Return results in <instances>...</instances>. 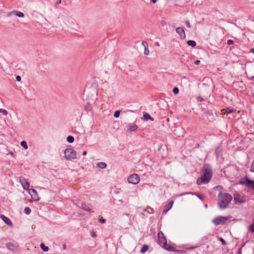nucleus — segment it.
<instances>
[{
    "mask_svg": "<svg viewBox=\"0 0 254 254\" xmlns=\"http://www.w3.org/2000/svg\"><path fill=\"white\" fill-rule=\"evenodd\" d=\"M232 199V196L228 193L220 192L218 196V205L220 209L227 208Z\"/></svg>",
    "mask_w": 254,
    "mask_h": 254,
    "instance_id": "obj_1",
    "label": "nucleus"
},
{
    "mask_svg": "<svg viewBox=\"0 0 254 254\" xmlns=\"http://www.w3.org/2000/svg\"><path fill=\"white\" fill-rule=\"evenodd\" d=\"M221 172L224 173L225 175H237V174L241 175V174L239 172L238 167L234 165H229L225 166L221 169Z\"/></svg>",
    "mask_w": 254,
    "mask_h": 254,
    "instance_id": "obj_2",
    "label": "nucleus"
},
{
    "mask_svg": "<svg viewBox=\"0 0 254 254\" xmlns=\"http://www.w3.org/2000/svg\"><path fill=\"white\" fill-rule=\"evenodd\" d=\"M200 175H213V171L211 165L209 163H203L200 169Z\"/></svg>",
    "mask_w": 254,
    "mask_h": 254,
    "instance_id": "obj_3",
    "label": "nucleus"
},
{
    "mask_svg": "<svg viewBox=\"0 0 254 254\" xmlns=\"http://www.w3.org/2000/svg\"><path fill=\"white\" fill-rule=\"evenodd\" d=\"M64 157L67 160L74 159L76 158V152L72 148H67L64 151Z\"/></svg>",
    "mask_w": 254,
    "mask_h": 254,
    "instance_id": "obj_4",
    "label": "nucleus"
},
{
    "mask_svg": "<svg viewBox=\"0 0 254 254\" xmlns=\"http://www.w3.org/2000/svg\"><path fill=\"white\" fill-rule=\"evenodd\" d=\"M202 116L207 118L209 122H212L215 120L212 110L206 109L205 107H202Z\"/></svg>",
    "mask_w": 254,
    "mask_h": 254,
    "instance_id": "obj_5",
    "label": "nucleus"
},
{
    "mask_svg": "<svg viewBox=\"0 0 254 254\" xmlns=\"http://www.w3.org/2000/svg\"><path fill=\"white\" fill-rule=\"evenodd\" d=\"M229 219V217H225V216H217V217H215L213 220V223L215 225L223 224Z\"/></svg>",
    "mask_w": 254,
    "mask_h": 254,
    "instance_id": "obj_6",
    "label": "nucleus"
},
{
    "mask_svg": "<svg viewBox=\"0 0 254 254\" xmlns=\"http://www.w3.org/2000/svg\"><path fill=\"white\" fill-rule=\"evenodd\" d=\"M212 176H201L198 178L196 181V183L198 185L208 183L211 180Z\"/></svg>",
    "mask_w": 254,
    "mask_h": 254,
    "instance_id": "obj_7",
    "label": "nucleus"
},
{
    "mask_svg": "<svg viewBox=\"0 0 254 254\" xmlns=\"http://www.w3.org/2000/svg\"><path fill=\"white\" fill-rule=\"evenodd\" d=\"M127 181L130 184L136 185L139 183L140 178L139 176H129L127 178Z\"/></svg>",
    "mask_w": 254,
    "mask_h": 254,
    "instance_id": "obj_8",
    "label": "nucleus"
},
{
    "mask_svg": "<svg viewBox=\"0 0 254 254\" xmlns=\"http://www.w3.org/2000/svg\"><path fill=\"white\" fill-rule=\"evenodd\" d=\"M185 28L183 27H179L176 28V32L180 36V39L184 40L186 39V36L185 31Z\"/></svg>",
    "mask_w": 254,
    "mask_h": 254,
    "instance_id": "obj_9",
    "label": "nucleus"
},
{
    "mask_svg": "<svg viewBox=\"0 0 254 254\" xmlns=\"http://www.w3.org/2000/svg\"><path fill=\"white\" fill-rule=\"evenodd\" d=\"M240 184L246 185L249 188H252L254 189V181L249 180L247 177L244 180L240 182Z\"/></svg>",
    "mask_w": 254,
    "mask_h": 254,
    "instance_id": "obj_10",
    "label": "nucleus"
},
{
    "mask_svg": "<svg viewBox=\"0 0 254 254\" xmlns=\"http://www.w3.org/2000/svg\"><path fill=\"white\" fill-rule=\"evenodd\" d=\"M28 193H29V194L31 195V198L34 200V201H38L40 199L38 195V194H37V192L36 191V190L33 189H29L28 190Z\"/></svg>",
    "mask_w": 254,
    "mask_h": 254,
    "instance_id": "obj_11",
    "label": "nucleus"
},
{
    "mask_svg": "<svg viewBox=\"0 0 254 254\" xmlns=\"http://www.w3.org/2000/svg\"><path fill=\"white\" fill-rule=\"evenodd\" d=\"M12 15H14L18 17H24V14L21 11L13 10L11 12H8L6 14L7 17H11Z\"/></svg>",
    "mask_w": 254,
    "mask_h": 254,
    "instance_id": "obj_12",
    "label": "nucleus"
},
{
    "mask_svg": "<svg viewBox=\"0 0 254 254\" xmlns=\"http://www.w3.org/2000/svg\"><path fill=\"white\" fill-rule=\"evenodd\" d=\"M19 181L24 190H28V188H29V184L28 181L24 178L21 177L19 179Z\"/></svg>",
    "mask_w": 254,
    "mask_h": 254,
    "instance_id": "obj_13",
    "label": "nucleus"
},
{
    "mask_svg": "<svg viewBox=\"0 0 254 254\" xmlns=\"http://www.w3.org/2000/svg\"><path fill=\"white\" fill-rule=\"evenodd\" d=\"M234 199L235 203H241L245 201L244 198L238 193L234 194Z\"/></svg>",
    "mask_w": 254,
    "mask_h": 254,
    "instance_id": "obj_14",
    "label": "nucleus"
},
{
    "mask_svg": "<svg viewBox=\"0 0 254 254\" xmlns=\"http://www.w3.org/2000/svg\"><path fill=\"white\" fill-rule=\"evenodd\" d=\"M158 239L159 243L161 244H162L163 245L167 242V240L166 239V238L163 234V233L162 231L159 232L158 234Z\"/></svg>",
    "mask_w": 254,
    "mask_h": 254,
    "instance_id": "obj_15",
    "label": "nucleus"
},
{
    "mask_svg": "<svg viewBox=\"0 0 254 254\" xmlns=\"http://www.w3.org/2000/svg\"><path fill=\"white\" fill-rule=\"evenodd\" d=\"M253 84L252 83H251L250 84L248 85L247 87V91H248V94L252 97L254 96V89L253 88Z\"/></svg>",
    "mask_w": 254,
    "mask_h": 254,
    "instance_id": "obj_16",
    "label": "nucleus"
},
{
    "mask_svg": "<svg viewBox=\"0 0 254 254\" xmlns=\"http://www.w3.org/2000/svg\"><path fill=\"white\" fill-rule=\"evenodd\" d=\"M143 120L144 121H147L148 120H150L151 121H154V119L152 117L150 114L147 112H144L143 113Z\"/></svg>",
    "mask_w": 254,
    "mask_h": 254,
    "instance_id": "obj_17",
    "label": "nucleus"
},
{
    "mask_svg": "<svg viewBox=\"0 0 254 254\" xmlns=\"http://www.w3.org/2000/svg\"><path fill=\"white\" fill-rule=\"evenodd\" d=\"M215 154L217 159L222 156V148L221 146H218L215 149Z\"/></svg>",
    "mask_w": 254,
    "mask_h": 254,
    "instance_id": "obj_18",
    "label": "nucleus"
},
{
    "mask_svg": "<svg viewBox=\"0 0 254 254\" xmlns=\"http://www.w3.org/2000/svg\"><path fill=\"white\" fill-rule=\"evenodd\" d=\"M0 218L4 222L5 224H6L9 226H12V223L11 221V220L6 216L1 215Z\"/></svg>",
    "mask_w": 254,
    "mask_h": 254,
    "instance_id": "obj_19",
    "label": "nucleus"
},
{
    "mask_svg": "<svg viewBox=\"0 0 254 254\" xmlns=\"http://www.w3.org/2000/svg\"><path fill=\"white\" fill-rule=\"evenodd\" d=\"M142 45L144 46V55L147 56L149 54V50L148 49V45L146 42L143 41L142 42Z\"/></svg>",
    "mask_w": 254,
    "mask_h": 254,
    "instance_id": "obj_20",
    "label": "nucleus"
},
{
    "mask_svg": "<svg viewBox=\"0 0 254 254\" xmlns=\"http://www.w3.org/2000/svg\"><path fill=\"white\" fill-rule=\"evenodd\" d=\"M163 248L168 251L174 252L175 251V248L168 245L167 242L163 244Z\"/></svg>",
    "mask_w": 254,
    "mask_h": 254,
    "instance_id": "obj_21",
    "label": "nucleus"
},
{
    "mask_svg": "<svg viewBox=\"0 0 254 254\" xmlns=\"http://www.w3.org/2000/svg\"><path fill=\"white\" fill-rule=\"evenodd\" d=\"M7 248L11 251H14L17 248V245L13 243H8L6 244Z\"/></svg>",
    "mask_w": 254,
    "mask_h": 254,
    "instance_id": "obj_22",
    "label": "nucleus"
},
{
    "mask_svg": "<svg viewBox=\"0 0 254 254\" xmlns=\"http://www.w3.org/2000/svg\"><path fill=\"white\" fill-rule=\"evenodd\" d=\"M78 206L82 208L83 210L89 211L90 210V208L89 205L86 204L85 203H81V205H78Z\"/></svg>",
    "mask_w": 254,
    "mask_h": 254,
    "instance_id": "obj_23",
    "label": "nucleus"
},
{
    "mask_svg": "<svg viewBox=\"0 0 254 254\" xmlns=\"http://www.w3.org/2000/svg\"><path fill=\"white\" fill-rule=\"evenodd\" d=\"M224 110L225 111V114L227 115L232 114L236 111L235 109L230 107H227L224 109Z\"/></svg>",
    "mask_w": 254,
    "mask_h": 254,
    "instance_id": "obj_24",
    "label": "nucleus"
},
{
    "mask_svg": "<svg viewBox=\"0 0 254 254\" xmlns=\"http://www.w3.org/2000/svg\"><path fill=\"white\" fill-rule=\"evenodd\" d=\"M187 44L188 46L194 48L196 45V43L194 40H189L187 41Z\"/></svg>",
    "mask_w": 254,
    "mask_h": 254,
    "instance_id": "obj_25",
    "label": "nucleus"
},
{
    "mask_svg": "<svg viewBox=\"0 0 254 254\" xmlns=\"http://www.w3.org/2000/svg\"><path fill=\"white\" fill-rule=\"evenodd\" d=\"M207 99V98H203L201 97V96H198L196 98V101L198 102V104L199 106L201 105L200 103H202L203 101H205Z\"/></svg>",
    "mask_w": 254,
    "mask_h": 254,
    "instance_id": "obj_26",
    "label": "nucleus"
},
{
    "mask_svg": "<svg viewBox=\"0 0 254 254\" xmlns=\"http://www.w3.org/2000/svg\"><path fill=\"white\" fill-rule=\"evenodd\" d=\"M107 164L105 162H101L97 164V167L100 169H104L107 167Z\"/></svg>",
    "mask_w": 254,
    "mask_h": 254,
    "instance_id": "obj_27",
    "label": "nucleus"
},
{
    "mask_svg": "<svg viewBox=\"0 0 254 254\" xmlns=\"http://www.w3.org/2000/svg\"><path fill=\"white\" fill-rule=\"evenodd\" d=\"M138 128V126L136 125H133L131 126H130L129 128H128L127 130L129 132H133L136 130V129Z\"/></svg>",
    "mask_w": 254,
    "mask_h": 254,
    "instance_id": "obj_28",
    "label": "nucleus"
},
{
    "mask_svg": "<svg viewBox=\"0 0 254 254\" xmlns=\"http://www.w3.org/2000/svg\"><path fill=\"white\" fill-rule=\"evenodd\" d=\"M66 141L70 143H73L74 141V138L73 136L68 135L66 137Z\"/></svg>",
    "mask_w": 254,
    "mask_h": 254,
    "instance_id": "obj_29",
    "label": "nucleus"
},
{
    "mask_svg": "<svg viewBox=\"0 0 254 254\" xmlns=\"http://www.w3.org/2000/svg\"><path fill=\"white\" fill-rule=\"evenodd\" d=\"M148 249V246L146 245H144L142 246L140 252L141 253H144L146 252Z\"/></svg>",
    "mask_w": 254,
    "mask_h": 254,
    "instance_id": "obj_30",
    "label": "nucleus"
},
{
    "mask_svg": "<svg viewBox=\"0 0 254 254\" xmlns=\"http://www.w3.org/2000/svg\"><path fill=\"white\" fill-rule=\"evenodd\" d=\"M40 248L44 252H48L49 250L48 247L45 246L43 244L40 245Z\"/></svg>",
    "mask_w": 254,
    "mask_h": 254,
    "instance_id": "obj_31",
    "label": "nucleus"
},
{
    "mask_svg": "<svg viewBox=\"0 0 254 254\" xmlns=\"http://www.w3.org/2000/svg\"><path fill=\"white\" fill-rule=\"evenodd\" d=\"M121 111L120 110H118L115 111L114 113V117L115 118H118L120 116V113Z\"/></svg>",
    "mask_w": 254,
    "mask_h": 254,
    "instance_id": "obj_32",
    "label": "nucleus"
},
{
    "mask_svg": "<svg viewBox=\"0 0 254 254\" xmlns=\"http://www.w3.org/2000/svg\"><path fill=\"white\" fill-rule=\"evenodd\" d=\"M164 147V145L162 144H159L157 148V151L158 153H162V150L164 151V149H162V148Z\"/></svg>",
    "mask_w": 254,
    "mask_h": 254,
    "instance_id": "obj_33",
    "label": "nucleus"
},
{
    "mask_svg": "<svg viewBox=\"0 0 254 254\" xmlns=\"http://www.w3.org/2000/svg\"><path fill=\"white\" fill-rule=\"evenodd\" d=\"M20 145L24 149H26L28 148V145H27V142L26 141H22L21 142H20Z\"/></svg>",
    "mask_w": 254,
    "mask_h": 254,
    "instance_id": "obj_34",
    "label": "nucleus"
},
{
    "mask_svg": "<svg viewBox=\"0 0 254 254\" xmlns=\"http://www.w3.org/2000/svg\"><path fill=\"white\" fill-rule=\"evenodd\" d=\"M179 92V89L178 87H174L173 89V93L175 94V95H177L178 94Z\"/></svg>",
    "mask_w": 254,
    "mask_h": 254,
    "instance_id": "obj_35",
    "label": "nucleus"
},
{
    "mask_svg": "<svg viewBox=\"0 0 254 254\" xmlns=\"http://www.w3.org/2000/svg\"><path fill=\"white\" fill-rule=\"evenodd\" d=\"M173 203H174V201L173 200L170 201L169 202V204L170 205V206L168 208H167V209L164 210L163 211V213H166L172 207Z\"/></svg>",
    "mask_w": 254,
    "mask_h": 254,
    "instance_id": "obj_36",
    "label": "nucleus"
},
{
    "mask_svg": "<svg viewBox=\"0 0 254 254\" xmlns=\"http://www.w3.org/2000/svg\"><path fill=\"white\" fill-rule=\"evenodd\" d=\"M31 209L29 207H26L24 208V212L26 214H29L31 213Z\"/></svg>",
    "mask_w": 254,
    "mask_h": 254,
    "instance_id": "obj_37",
    "label": "nucleus"
},
{
    "mask_svg": "<svg viewBox=\"0 0 254 254\" xmlns=\"http://www.w3.org/2000/svg\"><path fill=\"white\" fill-rule=\"evenodd\" d=\"M0 113H2L4 116H7L8 114V112H7V111H6L5 109H1L0 110Z\"/></svg>",
    "mask_w": 254,
    "mask_h": 254,
    "instance_id": "obj_38",
    "label": "nucleus"
},
{
    "mask_svg": "<svg viewBox=\"0 0 254 254\" xmlns=\"http://www.w3.org/2000/svg\"><path fill=\"white\" fill-rule=\"evenodd\" d=\"M250 171L251 172H254V161L252 162Z\"/></svg>",
    "mask_w": 254,
    "mask_h": 254,
    "instance_id": "obj_39",
    "label": "nucleus"
},
{
    "mask_svg": "<svg viewBox=\"0 0 254 254\" xmlns=\"http://www.w3.org/2000/svg\"><path fill=\"white\" fill-rule=\"evenodd\" d=\"M250 230L251 232L254 233V222H253L250 226Z\"/></svg>",
    "mask_w": 254,
    "mask_h": 254,
    "instance_id": "obj_40",
    "label": "nucleus"
},
{
    "mask_svg": "<svg viewBox=\"0 0 254 254\" xmlns=\"http://www.w3.org/2000/svg\"><path fill=\"white\" fill-rule=\"evenodd\" d=\"M234 43V41L231 39H229L227 41V44L228 45H231L233 44Z\"/></svg>",
    "mask_w": 254,
    "mask_h": 254,
    "instance_id": "obj_41",
    "label": "nucleus"
},
{
    "mask_svg": "<svg viewBox=\"0 0 254 254\" xmlns=\"http://www.w3.org/2000/svg\"><path fill=\"white\" fill-rule=\"evenodd\" d=\"M185 23H186V25L187 27H188L189 28H191V26L190 22L189 20H186L185 22Z\"/></svg>",
    "mask_w": 254,
    "mask_h": 254,
    "instance_id": "obj_42",
    "label": "nucleus"
},
{
    "mask_svg": "<svg viewBox=\"0 0 254 254\" xmlns=\"http://www.w3.org/2000/svg\"><path fill=\"white\" fill-rule=\"evenodd\" d=\"M219 241L222 243V244L224 246L226 245L225 241L222 238H220Z\"/></svg>",
    "mask_w": 254,
    "mask_h": 254,
    "instance_id": "obj_43",
    "label": "nucleus"
},
{
    "mask_svg": "<svg viewBox=\"0 0 254 254\" xmlns=\"http://www.w3.org/2000/svg\"><path fill=\"white\" fill-rule=\"evenodd\" d=\"M99 221L101 223H104L106 222V219L103 218V217H101L99 219Z\"/></svg>",
    "mask_w": 254,
    "mask_h": 254,
    "instance_id": "obj_44",
    "label": "nucleus"
},
{
    "mask_svg": "<svg viewBox=\"0 0 254 254\" xmlns=\"http://www.w3.org/2000/svg\"><path fill=\"white\" fill-rule=\"evenodd\" d=\"M21 80V77L19 75H17L16 76V80L18 82H20Z\"/></svg>",
    "mask_w": 254,
    "mask_h": 254,
    "instance_id": "obj_45",
    "label": "nucleus"
},
{
    "mask_svg": "<svg viewBox=\"0 0 254 254\" xmlns=\"http://www.w3.org/2000/svg\"><path fill=\"white\" fill-rule=\"evenodd\" d=\"M194 64L195 65H199L200 64V61L199 60H195L194 62Z\"/></svg>",
    "mask_w": 254,
    "mask_h": 254,
    "instance_id": "obj_46",
    "label": "nucleus"
},
{
    "mask_svg": "<svg viewBox=\"0 0 254 254\" xmlns=\"http://www.w3.org/2000/svg\"><path fill=\"white\" fill-rule=\"evenodd\" d=\"M7 154L11 155L13 157H15L14 153L12 151H9V152L7 153Z\"/></svg>",
    "mask_w": 254,
    "mask_h": 254,
    "instance_id": "obj_47",
    "label": "nucleus"
},
{
    "mask_svg": "<svg viewBox=\"0 0 254 254\" xmlns=\"http://www.w3.org/2000/svg\"><path fill=\"white\" fill-rule=\"evenodd\" d=\"M161 23L162 26H165L166 24V22L163 20L161 21Z\"/></svg>",
    "mask_w": 254,
    "mask_h": 254,
    "instance_id": "obj_48",
    "label": "nucleus"
},
{
    "mask_svg": "<svg viewBox=\"0 0 254 254\" xmlns=\"http://www.w3.org/2000/svg\"><path fill=\"white\" fill-rule=\"evenodd\" d=\"M199 147H200V144L199 143H196L194 148H198Z\"/></svg>",
    "mask_w": 254,
    "mask_h": 254,
    "instance_id": "obj_49",
    "label": "nucleus"
},
{
    "mask_svg": "<svg viewBox=\"0 0 254 254\" xmlns=\"http://www.w3.org/2000/svg\"><path fill=\"white\" fill-rule=\"evenodd\" d=\"M63 249L64 250H65L66 249V245L65 244H64L63 245Z\"/></svg>",
    "mask_w": 254,
    "mask_h": 254,
    "instance_id": "obj_50",
    "label": "nucleus"
},
{
    "mask_svg": "<svg viewBox=\"0 0 254 254\" xmlns=\"http://www.w3.org/2000/svg\"><path fill=\"white\" fill-rule=\"evenodd\" d=\"M150 1L153 3H155L157 1V0H150Z\"/></svg>",
    "mask_w": 254,
    "mask_h": 254,
    "instance_id": "obj_51",
    "label": "nucleus"
},
{
    "mask_svg": "<svg viewBox=\"0 0 254 254\" xmlns=\"http://www.w3.org/2000/svg\"><path fill=\"white\" fill-rule=\"evenodd\" d=\"M61 3V0H58L56 1V5L59 4Z\"/></svg>",
    "mask_w": 254,
    "mask_h": 254,
    "instance_id": "obj_52",
    "label": "nucleus"
},
{
    "mask_svg": "<svg viewBox=\"0 0 254 254\" xmlns=\"http://www.w3.org/2000/svg\"><path fill=\"white\" fill-rule=\"evenodd\" d=\"M86 154H87V151H84L83 152V153H82V155H83V156H86Z\"/></svg>",
    "mask_w": 254,
    "mask_h": 254,
    "instance_id": "obj_53",
    "label": "nucleus"
},
{
    "mask_svg": "<svg viewBox=\"0 0 254 254\" xmlns=\"http://www.w3.org/2000/svg\"><path fill=\"white\" fill-rule=\"evenodd\" d=\"M250 52L254 53V48H252L250 50Z\"/></svg>",
    "mask_w": 254,
    "mask_h": 254,
    "instance_id": "obj_54",
    "label": "nucleus"
},
{
    "mask_svg": "<svg viewBox=\"0 0 254 254\" xmlns=\"http://www.w3.org/2000/svg\"><path fill=\"white\" fill-rule=\"evenodd\" d=\"M155 45L156 46L159 47L160 46V44L158 42H155Z\"/></svg>",
    "mask_w": 254,
    "mask_h": 254,
    "instance_id": "obj_55",
    "label": "nucleus"
},
{
    "mask_svg": "<svg viewBox=\"0 0 254 254\" xmlns=\"http://www.w3.org/2000/svg\"><path fill=\"white\" fill-rule=\"evenodd\" d=\"M195 248V247H190V248H188V249L189 250H193V249H194Z\"/></svg>",
    "mask_w": 254,
    "mask_h": 254,
    "instance_id": "obj_56",
    "label": "nucleus"
},
{
    "mask_svg": "<svg viewBox=\"0 0 254 254\" xmlns=\"http://www.w3.org/2000/svg\"><path fill=\"white\" fill-rule=\"evenodd\" d=\"M127 111H128V112H133V111H132V110H127V111H125V113H126V112H127Z\"/></svg>",
    "mask_w": 254,
    "mask_h": 254,
    "instance_id": "obj_57",
    "label": "nucleus"
},
{
    "mask_svg": "<svg viewBox=\"0 0 254 254\" xmlns=\"http://www.w3.org/2000/svg\"><path fill=\"white\" fill-rule=\"evenodd\" d=\"M244 172H245L246 175H247V172L246 171V169H244Z\"/></svg>",
    "mask_w": 254,
    "mask_h": 254,
    "instance_id": "obj_58",
    "label": "nucleus"
},
{
    "mask_svg": "<svg viewBox=\"0 0 254 254\" xmlns=\"http://www.w3.org/2000/svg\"><path fill=\"white\" fill-rule=\"evenodd\" d=\"M251 79H254V76H252V77H251Z\"/></svg>",
    "mask_w": 254,
    "mask_h": 254,
    "instance_id": "obj_59",
    "label": "nucleus"
},
{
    "mask_svg": "<svg viewBox=\"0 0 254 254\" xmlns=\"http://www.w3.org/2000/svg\"><path fill=\"white\" fill-rule=\"evenodd\" d=\"M131 175H137V174H136V173H133V174H131Z\"/></svg>",
    "mask_w": 254,
    "mask_h": 254,
    "instance_id": "obj_60",
    "label": "nucleus"
},
{
    "mask_svg": "<svg viewBox=\"0 0 254 254\" xmlns=\"http://www.w3.org/2000/svg\"><path fill=\"white\" fill-rule=\"evenodd\" d=\"M208 103V104H210V101H207Z\"/></svg>",
    "mask_w": 254,
    "mask_h": 254,
    "instance_id": "obj_61",
    "label": "nucleus"
},
{
    "mask_svg": "<svg viewBox=\"0 0 254 254\" xmlns=\"http://www.w3.org/2000/svg\"><path fill=\"white\" fill-rule=\"evenodd\" d=\"M0 109H1L0 108Z\"/></svg>",
    "mask_w": 254,
    "mask_h": 254,
    "instance_id": "obj_62",
    "label": "nucleus"
}]
</instances>
